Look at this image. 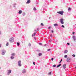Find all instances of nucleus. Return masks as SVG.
<instances>
[{"mask_svg": "<svg viewBox=\"0 0 76 76\" xmlns=\"http://www.w3.org/2000/svg\"><path fill=\"white\" fill-rule=\"evenodd\" d=\"M50 50H51V49H48L47 50V51H50Z\"/></svg>", "mask_w": 76, "mask_h": 76, "instance_id": "obj_31", "label": "nucleus"}, {"mask_svg": "<svg viewBox=\"0 0 76 76\" xmlns=\"http://www.w3.org/2000/svg\"><path fill=\"white\" fill-rule=\"evenodd\" d=\"M0 69H1V67H0Z\"/></svg>", "mask_w": 76, "mask_h": 76, "instance_id": "obj_53", "label": "nucleus"}, {"mask_svg": "<svg viewBox=\"0 0 76 76\" xmlns=\"http://www.w3.org/2000/svg\"><path fill=\"white\" fill-rule=\"evenodd\" d=\"M49 42H50V40H49Z\"/></svg>", "mask_w": 76, "mask_h": 76, "instance_id": "obj_49", "label": "nucleus"}, {"mask_svg": "<svg viewBox=\"0 0 76 76\" xmlns=\"http://www.w3.org/2000/svg\"><path fill=\"white\" fill-rule=\"evenodd\" d=\"M10 58L11 59H13V58H14V57H13V56H12Z\"/></svg>", "mask_w": 76, "mask_h": 76, "instance_id": "obj_20", "label": "nucleus"}, {"mask_svg": "<svg viewBox=\"0 0 76 76\" xmlns=\"http://www.w3.org/2000/svg\"><path fill=\"white\" fill-rule=\"evenodd\" d=\"M28 46L29 47H31V43H29Z\"/></svg>", "mask_w": 76, "mask_h": 76, "instance_id": "obj_27", "label": "nucleus"}, {"mask_svg": "<svg viewBox=\"0 0 76 76\" xmlns=\"http://www.w3.org/2000/svg\"><path fill=\"white\" fill-rule=\"evenodd\" d=\"M61 27L62 28H64V26L63 25H62L61 26Z\"/></svg>", "mask_w": 76, "mask_h": 76, "instance_id": "obj_33", "label": "nucleus"}, {"mask_svg": "<svg viewBox=\"0 0 76 76\" xmlns=\"http://www.w3.org/2000/svg\"><path fill=\"white\" fill-rule=\"evenodd\" d=\"M66 64H64L63 66V68L64 69H66Z\"/></svg>", "mask_w": 76, "mask_h": 76, "instance_id": "obj_10", "label": "nucleus"}, {"mask_svg": "<svg viewBox=\"0 0 76 76\" xmlns=\"http://www.w3.org/2000/svg\"><path fill=\"white\" fill-rule=\"evenodd\" d=\"M57 13H58V14H60L61 15H63L64 11H61L57 12Z\"/></svg>", "mask_w": 76, "mask_h": 76, "instance_id": "obj_3", "label": "nucleus"}, {"mask_svg": "<svg viewBox=\"0 0 76 76\" xmlns=\"http://www.w3.org/2000/svg\"><path fill=\"white\" fill-rule=\"evenodd\" d=\"M72 34H73V35H74V34H75V32H73Z\"/></svg>", "mask_w": 76, "mask_h": 76, "instance_id": "obj_43", "label": "nucleus"}, {"mask_svg": "<svg viewBox=\"0 0 76 76\" xmlns=\"http://www.w3.org/2000/svg\"><path fill=\"white\" fill-rule=\"evenodd\" d=\"M53 25L54 26H58V25L57 23L54 24Z\"/></svg>", "mask_w": 76, "mask_h": 76, "instance_id": "obj_13", "label": "nucleus"}, {"mask_svg": "<svg viewBox=\"0 0 76 76\" xmlns=\"http://www.w3.org/2000/svg\"><path fill=\"white\" fill-rule=\"evenodd\" d=\"M33 10L34 11L37 10V8L35 7H34L33 9Z\"/></svg>", "mask_w": 76, "mask_h": 76, "instance_id": "obj_22", "label": "nucleus"}, {"mask_svg": "<svg viewBox=\"0 0 76 76\" xmlns=\"http://www.w3.org/2000/svg\"><path fill=\"white\" fill-rule=\"evenodd\" d=\"M51 18V17H49V19H50Z\"/></svg>", "mask_w": 76, "mask_h": 76, "instance_id": "obj_50", "label": "nucleus"}, {"mask_svg": "<svg viewBox=\"0 0 76 76\" xmlns=\"http://www.w3.org/2000/svg\"><path fill=\"white\" fill-rule=\"evenodd\" d=\"M34 39H35V40H37V39H36V38L35 37H34Z\"/></svg>", "mask_w": 76, "mask_h": 76, "instance_id": "obj_42", "label": "nucleus"}, {"mask_svg": "<svg viewBox=\"0 0 76 76\" xmlns=\"http://www.w3.org/2000/svg\"><path fill=\"white\" fill-rule=\"evenodd\" d=\"M68 51H67V50H65L64 51V53L66 54V53H67L68 52Z\"/></svg>", "mask_w": 76, "mask_h": 76, "instance_id": "obj_16", "label": "nucleus"}, {"mask_svg": "<svg viewBox=\"0 0 76 76\" xmlns=\"http://www.w3.org/2000/svg\"><path fill=\"white\" fill-rule=\"evenodd\" d=\"M0 35H1V31H0Z\"/></svg>", "mask_w": 76, "mask_h": 76, "instance_id": "obj_45", "label": "nucleus"}, {"mask_svg": "<svg viewBox=\"0 0 76 76\" xmlns=\"http://www.w3.org/2000/svg\"><path fill=\"white\" fill-rule=\"evenodd\" d=\"M1 44H0V48H1Z\"/></svg>", "mask_w": 76, "mask_h": 76, "instance_id": "obj_44", "label": "nucleus"}, {"mask_svg": "<svg viewBox=\"0 0 76 76\" xmlns=\"http://www.w3.org/2000/svg\"><path fill=\"white\" fill-rule=\"evenodd\" d=\"M31 3V0H28L27 1L26 4H29V3Z\"/></svg>", "mask_w": 76, "mask_h": 76, "instance_id": "obj_11", "label": "nucleus"}, {"mask_svg": "<svg viewBox=\"0 0 76 76\" xmlns=\"http://www.w3.org/2000/svg\"><path fill=\"white\" fill-rule=\"evenodd\" d=\"M67 44L68 45H70V43H67Z\"/></svg>", "mask_w": 76, "mask_h": 76, "instance_id": "obj_39", "label": "nucleus"}, {"mask_svg": "<svg viewBox=\"0 0 76 76\" xmlns=\"http://www.w3.org/2000/svg\"><path fill=\"white\" fill-rule=\"evenodd\" d=\"M51 26H49L48 28V29H50L51 28Z\"/></svg>", "mask_w": 76, "mask_h": 76, "instance_id": "obj_37", "label": "nucleus"}, {"mask_svg": "<svg viewBox=\"0 0 76 76\" xmlns=\"http://www.w3.org/2000/svg\"><path fill=\"white\" fill-rule=\"evenodd\" d=\"M64 57L65 58H67V55H65L64 56Z\"/></svg>", "mask_w": 76, "mask_h": 76, "instance_id": "obj_24", "label": "nucleus"}, {"mask_svg": "<svg viewBox=\"0 0 76 76\" xmlns=\"http://www.w3.org/2000/svg\"><path fill=\"white\" fill-rule=\"evenodd\" d=\"M70 60H71V58L68 57L66 59V61H67V62H70Z\"/></svg>", "mask_w": 76, "mask_h": 76, "instance_id": "obj_8", "label": "nucleus"}, {"mask_svg": "<svg viewBox=\"0 0 76 76\" xmlns=\"http://www.w3.org/2000/svg\"><path fill=\"white\" fill-rule=\"evenodd\" d=\"M56 67V65H54L53 66V67Z\"/></svg>", "mask_w": 76, "mask_h": 76, "instance_id": "obj_30", "label": "nucleus"}, {"mask_svg": "<svg viewBox=\"0 0 76 76\" xmlns=\"http://www.w3.org/2000/svg\"><path fill=\"white\" fill-rule=\"evenodd\" d=\"M64 19L63 18H61L60 19V22L62 25L64 24Z\"/></svg>", "mask_w": 76, "mask_h": 76, "instance_id": "obj_4", "label": "nucleus"}, {"mask_svg": "<svg viewBox=\"0 0 76 76\" xmlns=\"http://www.w3.org/2000/svg\"><path fill=\"white\" fill-rule=\"evenodd\" d=\"M0 76H1V75H0Z\"/></svg>", "mask_w": 76, "mask_h": 76, "instance_id": "obj_52", "label": "nucleus"}, {"mask_svg": "<svg viewBox=\"0 0 76 76\" xmlns=\"http://www.w3.org/2000/svg\"><path fill=\"white\" fill-rule=\"evenodd\" d=\"M41 26H44V25L43 24V23H41Z\"/></svg>", "mask_w": 76, "mask_h": 76, "instance_id": "obj_32", "label": "nucleus"}, {"mask_svg": "<svg viewBox=\"0 0 76 76\" xmlns=\"http://www.w3.org/2000/svg\"><path fill=\"white\" fill-rule=\"evenodd\" d=\"M33 64L34 65H35V63L34 62H33Z\"/></svg>", "mask_w": 76, "mask_h": 76, "instance_id": "obj_36", "label": "nucleus"}, {"mask_svg": "<svg viewBox=\"0 0 76 76\" xmlns=\"http://www.w3.org/2000/svg\"><path fill=\"white\" fill-rule=\"evenodd\" d=\"M18 66L19 67H21L22 66L21 61H18Z\"/></svg>", "mask_w": 76, "mask_h": 76, "instance_id": "obj_2", "label": "nucleus"}, {"mask_svg": "<svg viewBox=\"0 0 76 76\" xmlns=\"http://www.w3.org/2000/svg\"><path fill=\"white\" fill-rule=\"evenodd\" d=\"M61 66V64H59L57 66V68L59 67H60V66Z\"/></svg>", "mask_w": 76, "mask_h": 76, "instance_id": "obj_14", "label": "nucleus"}, {"mask_svg": "<svg viewBox=\"0 0 76 76\" xmlns=\"http://www.w3.org/2000/svg\"><path fill=\"white\" fill-rule=\"evenodd\" d=\"M39 45H42V43H39Z\"/></svg>", "mask_w": 76, "mask_h": 76, "instance_id": "obj_38", "label": "nucleus"}, {"mask_svg": "<svg viewBox=\"0 0 76 76\" xmlns=\"http://www.w3.org/2000/svg\"><path fill=\"white\" fill-rule=\"evenodd\" d=\"M6 53V51L5 50L3 49L2 50V53H1L2 55L4 56V55H5V53Z\"/></svg>", "mask_w": 76, "mask_h": 76, "instance_id": "obj_1", "label": "nucleus"}, {"mask_svg": "<svg viewBox=\"0 0 76 76\" xmlns=\"http://www.w3.org/2000/svg\"><path fill=\"white\" fill-rule=\"evenodd\" d=\"M48 75H51V72H50L49 73Z\"/></svg>", "mask_w": 76, "mask_h": 76, "instance_id": "obj_29", "label": "nucleus"}, {"mask_svg": "<svg viewBox=\"0 0 76 76\" xmlns=\"http://www.w3.org/2000/svg\"><path fill=\"white\" fill-rule=\"evenodd\" d=\"M7 75H9L10 73H11V72H12V70L10 69L9 70H7Z\"/></svg>", "mask_w": 76, "mask_h": 76, "instance_id": "obj_6", "label": "nucleus"}, {"mask_svg": "<svg viewBox=\"0 0 76 76\" xmlns=\"http://www.w3.org/2000/svg\"><path fill=\"white\" fill-rule=\"evenodd\" d=\"M6 46H9V42H7V43L6 44Z\"/></svg>", "mask_w": 76, "mask_h": 76, "instance_id": "obj_23", "label": "nucleus"}, {"mask_svg": "<svg viewBox=\"0 0 76 76\" xmlns=\"http://www.w3.org/2000/svg\"><path fill=\"white\" fill-rule=\"evenodd\" d=\"M51 32L52 33H53L54 32V31H53V30H51Z\"/></svg>", "mask_w": 76, "mask_h": 76, "instance_id": "obj_41", "label": "nucleus"}, {"mask_svg": "<svg viewBox=\"0 0 76 76\" xmlns=\"http://www.w3.org/2000/svg\"><path fill=\"white\" fill-rule=\"evenodd\" d=\"M22 13V11L21 10H20L18 12V13L19 14H21Z\"/></svg>", "mask_w": 76, "mask_h": 76, "instance_id": "obj_12", "label": "nucleus"}, {"mask_svg": "<svg viewBox=\"0 0 76 76\" xmlns=\"http://www.w3.org/2000/svg\"><path fill=\"white\" fill-rule=\"evenodd\" d=\"M26 70L25 69H23L22 71V73H23V74L26 73Z\"/></svg>", "mask_w": 76, "mask_h": 76, "instance_id": "obj_7", "label": "nucleus"}, {"mask_svg": "<svg viewBox=\"0 0 76 76\" xmlns=\"http://www.w3.org/2000/svg\"><path fill=\"white\" fill-rule=\"evenodd\" d=\"M39 31V28H37V31Z\"/></svg>", "mask_w": 76, "mask_h": 76, "instance_id": "obj_40", "label": "nucleus"}, {"mask_svg": "<svg viewBox=\"0 0 76 76\" xmlns=\"http://www.w3.org/2000/svg\"><path fill=\"white\" fill-rule=\"evenodd\" d=\"M26 15V13H25V12H23L22 14V15L23 16H25Z\"/></svg>", "mask_w": 76, "mask_h": 76, "instance_id": "obj_15", "label": "nucleus"}, {"mask_svg": "<svg viewBox=\"0 0 76 76\" xmlns=\"http://www.w3.org/2000/svg\"><path fill=\"white\" fill-rule=\"evenodd\" d=\"M72 56L73 57H76V55L75 54H73L72 55Z\"/></svg>", "mask_w": 76, "mask_h": 76, "instance_id": "obj_25", "label": "nucleus"}, {"mask_svg": "<svg viewBox=\"0 0 76 76\" xmlns=\"http://www.w3.org/2000/svg\"><path fill=\"white\" fill-rule=\"evenodd\" d=\"M17 44L18 46H19L20 45V43L19 42H17Z\"/></svg>", "mask_w": 76, "mask_h": 76, "instance_id": "obj_18", "label": "nucleus"}, {"mask_svg": "<svg viewBox=\"0 0 76 76\" xmlns=\"http://www.w3.org/2000/svg\"><path fill=\"white\" fill-rule=\"evenodd\" d=\"M45 46H46V45H47V44H45L44 45Z\"/></svg>", "mask_w": 76, "mask_h": 76, "instance_id": "obj_47", "label": "nucleus"}, {"mask_svg": "<svg viewBox=\"0 0 76 76\" xmlns=\"http://www.w3.org/2000/svg\"><path fill=\"white\" fill-rule=\"evenodd\" d=\"M72 38L74 40V41L75 42H76V38L75 36H73L72 37Z\"/></svg>", "mask_w": 76, "mask_h": 76, "instance_id": "obj_9", "label": "nucleus"}, {"mask_svg": "<svg viewBox=\"0 0 76 76\" xmlns=\"http://www.w3.org/2000/svg\"><path fill=\"white\" fill-rule=\"evenodd\" d=\"M42 56V53H39V56Z\"/></svg>", "mask_w": 76, "mask_h": 76, "instance_id": "obj_21", "label": "nucleus"}, {"mask_svg": "<svg viewBox=\"0 0 76 76\" xmlns=\"http://www.w3.org/2000/svg\"><path fill=\"white\" fill-rule=\"evenodd\" d=\"M68 10L69 11H70L71 10V8H70V7L68 8Z\"/></svg>", "mask_w": 76, "mask_h": 76, "instance_id": "obj_17", "label": "nucleus"}, {"mask_svg": "<svg viewBox=\"0 0 76 76\" xmlns=\"http://www.w3.org/2000/svg\"><path fill=\"white\" fill-rule=\"evenodd\" d=\"M50 37L51 38V37H52V35L51 34L50 35Z\"/></svg>", "mask_w": 76, "mask_h": 76, "instance_id": "obj_46", "label": "nucleus"}, {"mask_svg": "<svg viewBox=\"0 0 76 76\" xmlns=\"http://www.w3.org/2000/svg\"><path fill=\"white\" fill-rule=\"evenodd\" d=\"M62 61V59H61L59 62V63H61V62Z\"/></svg>", "mask_w": 76, "mask_h": 76, "instance_id": "obj_34", "label": "nucleus"}, {"mask_svg": "<svg viewBox=\"0 0 76 76\" xmlns=\"http://www.w3.org/2000/svg\"><path fill=\"white\" fill-rule=\"evenodd\" d=\"M75 69H76V66L75 67Z\"/></svg>", "mask_w": 76, "mask_h": 76, "instance_id": "obj_51", "label": "nucleus"}, {"mask_svg": "<svg viewBox=\"0 0 76 76\" xmlns=\"http://www.w3.org/2000/svg\"><path fill=\"white\" fill-rule=\"evenodd\" d=\"M34 31H37V30H34Z\"/></svg>", "mask_w": 76, "mask_h": 76, "instance_id": "obj_48", "label": "nucleus"}, {"mask_svg": "<svg viewBox=\"0 0 76 76\" xmlns=\"http://www.w3.org/2000/svg\"><path fill=\"white\" fill-rule=\"evenodd\" d=\"M53 60H54V58H51V60H52V61H53Z\"/></svg>", "mask_w": 76, "mask_h": 76, "instance_id": "obj_35", "label": "nucleus"}, {"mask_svg": "<svg viewBox=\"0 0 76 76\" xmlns=\"http://www.w3.org/2000/svg\"><path fill=\"white\" fill-rule=\"evenodd\" d=\"M15 5H16V4H13V6L14 7H15Z\"/></svg>", "mask_w": 76, "mask_h": 76, "instance_id": "obj_26", "label": "nucleus"}, {"mask_svg": "<svg viewBox=\"0 0 76 76\" xmlns=\"http://www.w3.org/2000/svg\"><path fill=\"white\" fill-rule=\"evenodd\" d=\"M35 34H36V33H34V34H32V37H34V36H35Z\"/></svg>", "mask_w": 76, "mask_h": 76, "instance_id": "obj_19", "label": "nucleus"}, {"mask_svg": "<svg viewBox=\"0 0 76 76\" xmlns=\"http://www.w3.org/2000/svg\"><path fill=\"white\" fill-rule=\"evenodd\" d=\"M12 56H15V53H13L12 54Z\"/></svg>", "mask_w": 76, "mask_h": 76, "instance_id": "obj_28", "label": "nucleus"}, {"mask_svg": "<svg viewBox=\"0 0 76 76\" xmlns=\"http://www.w3.org/2000/svg\"><path fill=\"white\" fill-rule=\"evenodd\" d=\"M9 41L10 42H14V38L13 37H11L9 39Z\"/></svg>", "mask_w": 76, "mask_h": 76, "instance_id": "obj_5", "label": "nucleus"}]
</instances>
